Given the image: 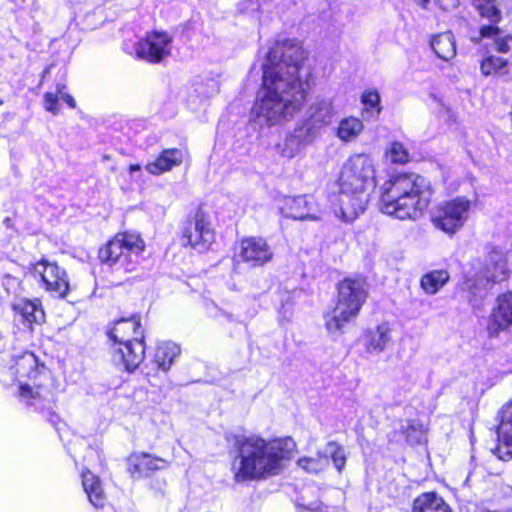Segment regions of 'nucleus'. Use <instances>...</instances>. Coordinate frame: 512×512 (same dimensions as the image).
Wrapping results in <instances>:
<instances>
[{"instance_id": "obj_1", "label": "nucleus", "mask_w": 512, "mask_h": 512, "mask_svg": "<svg viewBox=\"0 0 512 512\" xmlns=\"http://www.w3.org/2000/svg\"><path fill=\"white\" fill-rule=\"evenodd\" d=\"M305 58L296 40H277L269 49L262 64V87L252 108L254 124L275 126L301 108L308 87L302 75Z\"/></svg>"}, {"instance_id": "obj_2", "label": "nucleus", "mask_w": 512, "mask_h": 512, "mask_svg": "<svg viewBox=\"0 0 512 512\" xmlns=\"http://www.w3.org/2000/svg\"><path fill=\"white\" fill-rule=\"evenodd\" d=\"M234 447L238 451L232 463V472L237 482L264 479L276 475L282 469V461L296 447L290 438L265 440L259 436H237Z\"/></svg>"}, {"instance_id": "obj_3", "label": "nucleus", "mask_w": 512, "mask_h": 512, "mask_svg": "<svg viewBox=\"0 0 512 512\" xmlns=\"http://www.w3.org/2000/svg\"><path fill=\"white\" fill-rule=\"evenodd\" d=\"M335 214L345 222L354 221L366 209L368 191L376 185L373 159L364 153L350 156L342 165Z\"/></svg>"}, {"instance_id": "obj_4", "label": "nucleus", "mask_w": 512, "mask_h": 512, "mask_svg": "<svg viewBox=\"0 0 512 512\" xmlns=\"http://www.w3.org/2000/svg\"><path fill=\"white\" fill-rule=\"evenodd\" d=\"M381 211L400 220H415L429 206L430 182L416 173H403L383 186Z\"/></svg>"}, {"instance_id": "obj_5", "label": "nucleus", "mask_w": 512, "mask_h": 512, "mask_svg": "<svg viewBox=\"0 0 512 512\" xmlns=\"http://www.w3.org/2000/svg\"><path fill=\"white\" fill-rule=\"evenodd\" d=\"M337 290L336 306L324 315L329 333L341 332L348 322L355 319L368 295L367 284L362 278H345Z\"/></svg>"}, {"instance_id": "obj_6", "label": "nucleus", "mask_w": 512, "mask_h": 512, "mask_svg": "<svg viewBox=\"0 0 512 512\" xmlns=\"http://www.w3.org/2000/svg\"><path fill=\"white\" fill-rule=\"evenodd\" d=\"M508 275L506 254L500 249L493 248L487 255L482 273L475 277H467L462 284V288L468 292V300L471 305L477 307L492 285L506 280Z\"/></svg>"}, {"instance_id": "obj_7", "label": "nucleus", "mask_w": 512, "mask_h": 512, "mask_svg": "<svg viewBox=\"0 0 512 512\" xmlns=\"http://www.w3.org/2000/svg\"><path fill=\"white\" fill-rule=\"evenodd\" d=\"M471 4L482 19L490 22L480 26L478 33L471 36V41L479 44L489 39L494 42L497 52L506 54L512 51V36L498 26L502 20L499 0H471Z\"/></svg>"}, {"instance_id": "obj_8", "label": "nucleus", "mask_w": 512, "mask_h": 512, "mask_svg": "<svg viewBox=\"0 0 512 512\" xmlns=\"http://www.w3.org/2000/svg\"><path fill=\"white\" fill-rule=\"evenodd\" d=\"M144 247V242L139 235L117 234L99 250V258L109 266L119 264L129 270L128 265L132 262V256H138Z\"/></svg>"}, {"instance_id": "obj_9", "label": "nucleus", "mask_w": 512, "mask_h": 512, "mask_svg": "<svg viewBox=\"0 0 512 512\" xmlns=\"http://www.w3.org/2000/svg\"><path fill=\"white\" fill-rule=\"evenodd\" d=\"M471 202L465 197L441 203L432 216L433 225L447 234L460 230L469 218Z\"/></svg>"}, {"instance_id": "obj_10", "label": "nucleus", "mask_w": 512, "mask_h": 512, "mask_svg": "<svg viewBox=\"0 0 512 512\" xmlns=\"http://www.w3.org/2000/svg\"><path fill=\"white\" fill-rule=\"evenodd\" d=\"M31 271L35 278H40L45 290L54 296L64 298L70 291L67 273L56 263L42 259L32 265Z\"/></svg>"}, {"instance_id": "obj_11", "label": "nucleus", "mask_w": 512, "mask_h": 512, "mask_svg": "<svg viewBox=\"0 0 512 512\" xmlns=\"http://www.w3.org/2000/svg\"><path fill=\"white\" fill-rule=\"evenodd\" d=\"M214 231L202 209H197L192 218L188 219L182 229L184 245H190L200 252L205 251L213 243Z\"/></svg>"}, {"instance_id": "obj_12", "label": "nucleus", "mask_w": 512, "mask_h": 512, "mask_svg": "<svg viewBox=\"0 0 512 512\" xmlns=\"http://www.w3.org/2000/svg\"><path fill=\"white\" fill-rule=\"evenodd\" d=\"M173 37L164 31L146 33L135 48L139 59L149 63H159L171 54Z\"/></svg>"}, {"instance_id": "obj_13", "label": "nucleus", "mask_w": 512, "mask_h": 512, "mask_svg": "<svg viewBox=\"0 0 512 512\" xmlns=\"http://www.w3.org/2000/svg\"><path fill=\"white\" fill-rule=\"evenodd\" d=\"M111 358L118 369L129 373L134 372L145 358L144 339L135 337L134 341L114 342Z\"/></svg>"}, {"instance_id": "obj_14", "label": "nucleus", "mask_w": 512, "mask_h": 512, "mask_svg": "<svg viewBox=\"0 0 512 512\" xmlns=\"http://www.w3.org/2000/svg\"><path fill=\"white\" fill-rule=\"evenodd\" d=\"M512 328V291L499 295L492 308L486 330L490 338H496L502 332Z\"/></svg>"}, {"instance_id": "obj_15", "label": "nucleus", "mask_w": 512, "mask_h": 512, "mask_svg": "<svg viewBox=\"0 0 512 512\" xmlns=\"http://www.w3.org/2000/svg\"><path fill=\"white\" fill-rule=\"evenodd\" d=\"M239 256L251 266H262L272 260L273 251L265 239L249 237L241 241Z\"/></svg>"}, {"instance_id": "obj_16", "label": "nucleus", "mask_w": 512, "mask_h": 512, "mask_svg": "<svg viewBox=\"0 0 512 512\" xmlns=\"http://www.w3.org/2000/svg\"><path fill=\"white\" fill-rule=\"evenodd\" d=\"M166 465V460L147 453L133 454L128 458V472L134 479L148 477Z\"/></svg>"}, {"instance_id": "obj_17", "label": "nucleus", "mask_w": 512, "mask_h": 512, "mask_svg": "<svg viewBox=\"0 0 512 512\" xmlns=\"http://www.w3.org/2000/svg\"><path fill=\"white\" fill-rule=\"evenodd\" d=\"M312 206V198L306 195L287 197L280 211L285 217L295 220H318L319 217L312 213Z\"/></svg>"}, {"instance_id": "obj_18", "label": "nucleus", "mask_w": 512, "mask_h": 512, "mask_svg": "<svg viewBox=\"0 0 512 512\" xmlns=\"http://www.w3.org/2000/svg\"><path fill=\"white\" fill-rule=\"evenodd\" d=\"M141 322L137 315L130 318H120L115 321L112 329L108 331V337L114 342L134 341L135 337L144 339L140 330Z\"/></svg>"}, {"instance_id": "obj_19", "label": "nucleus", "mask_w": 512, "mask_h": 512, "mask_svg": "<svg viewBox=\"0 0 512 512\" xmlns=\"http://www.w3.org/2000/svg\"><path fill=\"white\" fill-rule=\"evenodd\" d=\"M15 373L20 378L36 381L45 373V366L40 364L34 353L26 351L15 357Z\"/></svg>"}, {"instance_id": "obj_20", "label": "nucleus", "mask_w": 512, "mask_h": 512, "mask_svg": "<svg viewBox=\"0 0 512 512\" xmlns=\"http://www.w3.org/2000/svg\"><path fill=\"white\" fill-rule=\"evenodd\" d=\"M335 115L333 102L331 99H316L308 110L306 119L319 131L332 122Z\"/></svg>"}, {"instance_id": "obj_21", "label": "nucleus", "mask_w": 512, "mask_h": 512, "mask_svg": "<svg viewBox=\"0 0 512 512\" xmlns=\"http://www.w3.org/2000/svg\"><path fill=\"white\" fill-rule=\"evenodd\" d=\"M183 161V152L177 148L164 149L155 161L146 165V170L153 175H160L179 166Z\"/></svg>"}, {"instance_id": "obj_22", "label": "nucleus", "mask_w": 512, "mask_h": 512, "mask_svg": "<svg viewBox=\"0 0 512 512\" xmlns=\"http://www.w3.org/2000/svg\"><path fill=\"white\" fill-rule=\"evenodd\" d=\"M13 309L23 318L24 322L27 323L29 327H31L32 324H41L45 321V312L38 299H19L13 304Z\"/></svg>"}, {"instance_id": "obj_23", "label": "nucleus", "mask_w": 512, "mask_h": 512, "mask_svg": "<svg viewBox=\"0 0 512 512\" xmlns=\"http://www.w3.org/2000/svg\"><path fill=\"white\" fill-rule=\"evenodd\" d=\"M391 329L387 324H381L364 334V346L369 353H381L391 343Z\"/></svg>"}, {"instance_id": "obj_24", "label": "nucleus", "mask_w": 512, "mask_h": 512, "mask_svg": "<svg viewBox=\"0 0 512 512\" xmlns=\"http://www.w3.org/2000/svg\"><path fill=\"white\" fill-rule=\"evenodd\" d=\"M412 512H452L448 504L435 492H426L413 501Z\"/></svg>"}, {"instance_id": "obj_25", "label": "nucleus", "mask_w": 512, "mask_h": 512, "mask_svg": "<svg viewBox=\"0 0 512 512\" xmlns=\"http://www.w3.org/2000/svg\"><path fill=\"white\" fill-rule=\"evenodd\" d=\"M180 352L181 349L176 343L171 341L161 342L157 345L153 363L158 370L167 372Z\"/></svg>"}, {"instance_id": "obj_26", "label": "nucleus", "mask_w": 512, "mask_h": 512, "mask_svg": "<svg viewBox=\"0 0 512 512\" xmlns=\"http://www.w3.org/2000/svg\"><path fill=\"white\" fill-rule=\"evenodd\" d=\"M82 486L90 503L95 508H101L105 504V495L100 479L90 471L82 472Z\"/></svg>"}, {"instance_id": "obj_27", "label": "nucleus", "mask_w": 512, "mask_h": 512, "mask_svg": "<svg viewBox=\"0 0 512 512\" xmlns=\"http://www.w3.org/2000/svg\"><path fill=\"white\" fill-rule=\"evenodd\" d=\"M19 397L28 404L38 406L40 408L46 407L45 404H41L42 401H47L48 403L53 401V394L49 390L43 389L40 384L36 383H34V386H31L28 383H21L19 387Z\"/></svg>"}, {"instance_id": "obj_28", "label": "nucleus", "mask_w": 512, "mask_h": 512, "mask_svg": "<svg viewBox=\"0 0 512 512\" xmlns=\"http://www.w3.org/2000/svg\"><path fill=\"white\" fill-rule=\"evenodd\" d=\"M431 47L438 58L449 61L456 55L454 36L447 31L434 36L431 40Z\"/></svg>"}, {"instance_id": "obj_29", "label": "nucleus", "mask_w": 512, "mask_h": 512, "mask_svg": "<svg viewBox=\"0 0 512 512\" xmlns=\"http://www.w3.org/2000/svg\"><path fill=\"white\" fill-rule=\"evenodd\" d=\"M499 417L498 439L509 449L508 454L512 456V402L502 407Z\"/></svg>"}, {"instance_id": "obj_30", "label": "nucleus", "mask_w": 512, "mask_h": 512, "mask_svg": "<svg viewBox=\"0 0 512 512\" xmlns=\"http://www.w3.org/2000/svg\"><path fill=\"white\" fill-rule=\"evenodd\" d=\"M364 126L360 119L347 117L340 121L337 129V136L345 142L354 140L362 132Z\"/></svg>"}, {"instance_id": "obj_31", "label": "nucleus", "mask_w": 512, "mask_h": 512, "mask_svg": "<svg viewBox=\"0 0 512 512\" xmlns=\"http://www.w3.org/2000/svg\"><path fill=\"white\" fill-rule=\"evenodd\" d=\"M449 280L446 270H434L426 273L421 278V287L428 294L437 293Z\"/></svg>"}, {"instance_id": "obj_32", "label": "nucleus", "mask_w": 512, "mask_h": 512, "mask_svg": "<svg viewBox=\"0 0 512 512\" xmlns=\"http://www.w3.org/2000/svg\"><path fill=\"white\" fill-rule=\"evenodd\" d=\"M298 466L308 473L317 474L325 471L329 466L327 454L318 452L315 457H302L298 460Z\"/></svg>"}, {"instance_id": "obj_33", "label": "nucleus", "mask_w": 512, "mask_h": 512, "mask_svg": "<svg viewBox=\"0 0 512 512\" xmlns=\"http://www.w3.org/2000/svg\"><path fill=\"white\" fill-rule=\"evenodd\" d=\"M291 133L305 148L318 137L320 131L306 120L301 125L295 127Z\"/></svg>"}, {"instance_id": "obj_34", "label": "nucleus", "mask_w": 512, "mask_h": 512, "mask_svg": "<svg viewBox=\"0 0 512 512\" xmlns=\"http://www.w3.org/2000/svg\"><path fill=\"white\" fill-rule=\"evenodd\" d=\"M329 460L331 459L338 472H342L346 464V454L343 446L335 441H330L326 445V451Z\"/></svg>"}, {"instance_id": "obj_35", "label": "nucleus", "mask_w": 512, "mask_h": 512, "mask_svg": "<svg viewBox=\"0 0 512 512\" xmlns=\"http://www.w3.org/2000/svg\"><path fill=\"white\" fill-rule=\"evenodd\" d=\"M304 147L301 143L294 138L293 134L290 133L286 136L283 142L276 145L277 152L285 158L295 157Z\"/></svg>"}, {"instance_id": "obj_36", "label": "nucleus", "mask_w": 512, "mask_h": 512, "mask_svg": "<svg viewBox=\"0 0 512 512\" xmlns=\"http://www.w3.org/2000/svg\"><path fill=\"white\" fill-rule=\"evenodd\" d=\"M361 101L365 107V113L368 114L369 117H377L380 114V95L376 90L363 92Z\"/></svg>"}, {"instance_id": "obj_37", "label": "nucleus", "mask_w": 512, "mask_h": 512, "mask_svg": "<svg viewBox=\"0 0 512 512\" xmlns=\"http://www.w3.org/2000/svg\"><path fill=\"white\" fill-rule=\"evenodd\" d=\"M508 61L499 56L489 55L485 57L481 62V71L484 75H492L497 73L499 70L505 68Z\"/></svg>"}, {"instance_id": "obj_38", "label": "nucleus", "mask_w": 512, "mask_h": 512, "mask_svg": "<svg viewBox=\"0 0 512 512\" xmlns=\"http://www.w3.org/2000/svg\"><path fill=\"white\" fill-rule=\"evenodd\" d=\"M401 431L406 435L409 444L415 445L423 440V431L421 425L414 421H406L401 425Z\"/></svg>"}, {"instance_id": "obj_39", "label": "nucleus", "mask_w": 512, "mask_h": 512, "mask_svg": "<svg viewBox=\"0 0 512 512\" xmlns=\"http://www.w3.org/2000/svg\"><path fill=\"white\" fill-rule=\"evenodd\" d=\"M386 155L393 163L405 164L409 161L408 150L401 142L398 141L391 143Z\"/></svg>"}, {"instance_id": "obj_40", "label": "nucleus", "mask_w": 512, "mask_h": 512, "mask_svg": "<svg viewBox=\"0 0 512 512\" xmlns=\"http://www.w3.org/2000/svg\"><path fill=\"white\" fill-rule=\"evenodd\" d=\"M44 107L47 111L57 115L59 113L58 96L51 92L45 93Z\"/></svg>"}, {"instance_id": "obj_41", "label": "nucleus", "mask_w": 512, "mask_h": 512, "mask_svg": "<svg viewBox=\"0 0 512 512\" xmlns=\"http://www.w3.org/2000/svg\"><path fill=\"white\" fill-rule=\"evenodd\" d=\"M436 4L443 11L449 12L455 10L459 6L460 0H436Z\"/></svg>"}, {"instance_id": "obj_42", "label": "nucleus", "mask_w": 512, "mask_h": 512, "mask_svg": "<svg viewBox=\"0 0 512 512\" xmlns=\"http://www.w3.org/2000/svg\"><path fill=\"white\" fill-rule=\"evenodd\" d=\"M484 473L483 468L481 467H475L467 476L466 482L468 484H474L478 481V476L482 475Z\"/></svg>"}, {"instance_id": "obj_43", "label": "nucleus", "mask_w": 512, "mask_h": 512, "mask_svg": "<svg viewBox=\"0 0 512 512\" xmlns=\"http://www.w3.org/2000/svg\"><path fill=\"white\" fill-rule=\"evenodd\" d=\"M61 99L63 101H65L68 104L69 107H71V108H75L76 107V102H75L74 98L70 94H68V93L67 94H63Z\"/></svg>"}, {"instance_id": "obj_44", "label": "nucleus", "mask_w": 512, "mask_h": 512, "mask_svg": "<svg viewBox=\"0 0 512 512\" xmlns=\"http://www.w3.org/2000/svg\"><path fill=\"white\" fill-rule=\"evenodd\" d=\"M65 88H66L65 84L58 83L57 86H56V94L55 95H57L58 98L59 97L61 98L63 94H66L64 92Z\"/></svg>"}, {"instance_id": "obj_45", "label": "nucleus", "mask_w": 512, "mask_h": 512, "mask_svg": "<svg viewBox=\"0 0 512 512\" xmlns=\"http://www.w3.org/2000/svg\"><path fill=\"white\" fill-rule=\"evenodd\" d=\"M141 170V166L138 165V164H132L129 166V172L132 174L133 172L135 171H140Z\"/></svg>"}, {"instance_id": "obj_46", "label": "nucleus", "mask_w": 512, "mask_h": 512, "mask_svg": "<svg viewBox=\"0 0 512 512\" xmlns=\"http://www.w3.org/2000/svg\"><path fill=\"white\" fill-rule=\"evenodd\" d=\"M4 224H5L7 227H10V226H11V224H12V220H11L9 217H7V218H5V219H4Z\"/></svg>"}]
</instances>
